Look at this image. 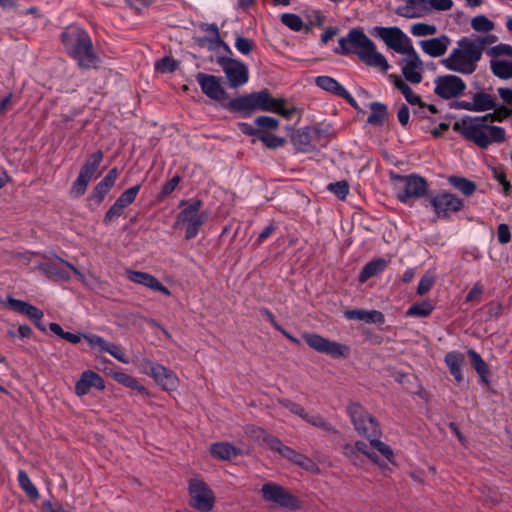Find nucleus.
I'll return each mask as SVG.
<instances>
[{
	"instance_id": "f257e3e1",
	"label": "nucleus",
	"mask_w": 512,
	"mask_h": 512,
	"mask_svg": "<svg viewBox=\"0 0 512 512\" xmlns=\"http://www.w3.org/2000/svg\"><path fill=\"white\" fill-rule=\"evenodd\" d=\"M494 41L495 37L492 35L478 36L474 39L463 37L457 42V46L451 50L449 55L441 60V64L447 70L470 75L476 71L483 50Z\"/></svg>"
},
{
	"instance_id": "f03ea898",
	"label": "nucleus",
	"mask_w": 512,
	"mask_h": 512,
	"mask_svg": "<svg viewBox=\"0 0 512 512\" xmlns=\"http://www.w3.org/2000/svg\"><path fill=\"white\" fill-rule=\"evenodd\" d=\"M339 47L335 53L341 55L355 54L369 67L378 68L386 73L390 65L385 56L377 51L375 43L360 28L351 29L345 37L338 40Z\"/></svg>"
},
{
	"instance_id": "7ed1b4c3",
	"label": "nucleus",
	"mask_w": 512,
	"mask_h": 512,
	"mask_svg": "<svg viewBox=\"0 0 512 512\" xmlns=\"http://www.w3.org/2000/svg\"><path fill=\"white\" fill-rule=\"evenodd\" d=\"M61 42L66 53L81 69H96L100 58L96 54L90 35L81 27L70 25L61 32Z\"/></svg>"
},
{
	"instance_id": "20e7f679",
	"label": "nucleus",
	"mask_w": 512,
	"mask_h": 512,
	"mask_svg": "<svg viewBox=\"0 0 512 512\" xmlns=\"http://www.w3.org/2000/svg\"><path fill=\"white\" fill-rule=\"evenodd\" d=\"M228 109L233 112H246L250 114L254 110L268 111L281 115L285 119H291L296 108L286 106L283 98H274L267 89L253 92L232 99L228 103Z\"/></svg>"
},
{
	"instance_id": "39448f33",
	"label": "nucleus",
	"mask_w": 512,
	"mask_h": 512,
	"mask_svg": "<svg viewBox=\"0 0 512 512\" xmlns=\"http://www.w3.org/2000/svg\"><path fill=\"white\" fill-rule=\"evenodd\" d=\"M453 130L482 149H486L493 143H502L506 140L504 128L488 125L483 117L466 118L461 122H455Z\"/></svg>"
},
{
	"instance_id": "423d86ee",
	"label": "nucleus",
	"mask_w": 512,
	"mask_h": 512,
	"mask_svg": "<svg viewBox=\"0 0 512 512\" xmlns=\"http://www.w3.org/2000/svg\"><path fill=\"white\" fill-rule=\"evenodd\" d=\"M347 410L356 431L369 439L370 445L391 462L393 451L378 439L381 431L376 419L359 403H351Z\"/></svg>"
},
{
	"instance_id": "0eeeda50",
	"label": "nucleus",
	"mask_w": 512,
	"mask_h": 512,
	"mask_svg": "<svg viewBox=\"0 0 512 512\" xmlns=\"http://www.w3.org/2000/svg\"><path fill=\"white\" fill-rule=\"evenodd\" d=\"M260 492L263 500L274 506L287 510H298L301 508L300 500L289 490L277 483L268 482L264 484Z\"/></svg>"
},
{
	"instance_id": "6e6552de",
	"label": "nucleus",
	"mask_w": 512,
	"mask_h": 512,
	"mask_svg": "<svg viewBox=\"0 0 512 512\" xmlns=\"http://www.w3.org/2000/svg\"><path fill=\"white\" fill-rule=\"evenodd\" d=\"M140 370L150 375L155 382L165 391H175L179 386L178 376L162 364L143 359L140 363Z\"/></svg>"
},
{
	"instance_id": "1a4fd4ad",
	"label": "nucleus",
	"mask_w": 512,
	"mask_h": 512,
	"mask_svg": "<svg viewBox=\"0 0 512 512\" xmlns=\"http://www.w3.org/2000/svg\"><path fill=\"white\" fill-rule=\"evenodd\" d=\"M188 491L190 496V506L200 512H209L215 504L214 492L209 486L199 478L189 480Z\"/></svg>"
},
{
	"instance_id": "9d476101",
	"label": "nucleus",
	"mask_w": 512,
	"mask_h": 512,
	"mask_svg": "<svg viewBox=\"0 0 512 512\" xmlns=\"http://www.w3.org/2000/svg\"><path fill=\"white\" fill-rule=\"evenodd\" d=\"M430 207L439 219H449L463 208V200L449 192H439L428 199Z\"/></svg>"
},
{
	"instance_id": "9b49d317",
	"label": "nucleus",
	"mask_w": 512,
	"mask_h": 512,
	"mask_svg": "<svg viewBox=\"0 0 512 512\" xmlns=\"http://www.w3.org/2000/svg\"><path fill=\"white\" fill-rule=\"evenodd\" d=\"M372 34L382 39L388 48L397 53L403 54L413 48L411 40L399 27L376 26Z\"/></svg>"
},
{
	"instance_id": "f8f14e48",
	"label": "nucleus",
	"mask_w": 512,
	"mask_h": 512,
	"mask_svg": "<svg viewBox=\"0 0 512 512\" xmlns=\"http://www.w3.org/2000/svg\"><path fill=\"white\" fill-rule=\"evenodd\" d=\"M393 179L401 183V190L397 193V199L402 203L408 204L410 199L422 198L427 193V182L424 178L418 175H396Z\"/></svg>"
},
{
	"instance_id": "ddd939ff",
	"label": "nucleus",
	"mask_w": 512,
	"mask_h": 512,
	"mask_svg": "<svg viewBox=\"0 0 512 512\" xmlns=\"http://www.w3.org/2000/svg\"><path fill=\"white\" fill-rule=\"evenodd\" d=\"M200 208L201 202L196 200L190 203L178 215L177 223L186 225V239H192L196 237L199 232V228L207 220V213L200 212Z\"/></svg>"
},
{
	"instance_id": "4468645a",
	"label": "nucleus",
	"mask_w": 512,
	"mask_h": 512,
	"mask_svg": "<svg viewBox=\"0 0 512 512\" xmlns=\"http://www.w3.org/2000/svg\"><path fill=\"white\" fill-rule=\"evenodd\" d=\"M217 63L222 68L231 88H238L248 82L249 71L243 62L229 57H218Z\"/></svg>"
},
{
	"instance_id": "2eb2a0df",
	"label": "nucleus",
	"mask_w": 512,
	"mask_h": 512,
	"mask_svg": "<svg viewBox=\"0 0 512 512\" xmlns=\"http://www.w3.org/2000/svg\"><path fill=\"white\" fill-rule=\"evenodd\" d=\"M62 266L69 268L79 280L84 281V275L75 266L59 257H54L41 262L38 265V269L50 279L62 281L69 280L70 275Z\"/></svg>"
},
{
	"instance_id": "dca6fc26",
	"label": "nucleus",
	"mask_w": 512,
	"mask_h": 512,
	"mask_svg": "<svg viewBox=\"0 0 512 512\" xmlns=\"http://www.w3.org/2000/svg\"><path fill=\"white\" fill-rule=\"evenodd\" d=\"M303 338L307 345L320 353H325L333 358L346 357L349 348L338 342L330 341L327 338L315 333H306Z\"/></svg>"
},
{
	"instance_id": "f3484780",
	"label": "nucleus",
	"mask_w": 512,
	"mask_h": 512,
	"mask_svg": "<svg viewBox=\"0 0 512 512\" xmlns=\"http://www.w3.org/2000/svg\"><path fill=\"white\" fill-rule=\"evenodd\" d=\"M434 84L435 94L446 100L461 96L466 89V83L459 76L452 74L438 76Z\"/></svg>"
},
{
	"instance_id": "a211bd4d",
	"label": "nucleus",
	"mask_w": 512,
	"mask_h": 512,
	"mask_svg": "<svg viewBox=\"0 0 512 512\" xmlns=\"http://www.w3.org/2000/svg\"><path fill=\"white\" fill-rule=\"evenodd\" d=\"M405 56L399 62L404 78L412 84H419L422 81L423 62L416 50L411 48L403 53Z\"/></svg>"
},
{
	"instance_id": "6ab92c4d",
	"label": "nucleus",
	"mask_w": 512,
	"mask_h": 512,
	"mask_svg": "<svg viewBox=\"0 0 512 512\" xmlns=\"http://www.w3.org/2000/svg\"><path fill=\"white\" fill-rule=\"evenodd\" d=\"M196 80L202 92L210 99L223 101L227 98V93L221 85V78L210 74L198 73Z\"/></svg>"
},
{
	"instance_id": "aec40b11",
	"label": "nucleus",
	"mask_w": 512,
	"mask_h": 512,
	"mask_svg": "<svg viewBox=\"0 0 512 512\" xmlns=\"http://www.w3.org/2000/svg\"><path fill=\"white\" fill-rule=\"evenodd\" d=\"M395 13L407 19L429 16L428 0H405L402 5L397 7Z\"/></svg>"
},
{
	"instance_id": "412c9836",
	"label": "nucleus",
	"mask_w": 512,
	"mask_h": 512,
	"mask_svg": "<svg viewBox=\"0 0 512 512\" xmlns=\"http://www.w3.org/2000/svg\"><path fill=\"white\" fill-rule=\"evenodd\" d=\"M91 388L104 390L105 383L98 373L92 370H85L75 384V393L81 397L88 394Z\"/></svg>"
},
{
	"instance_id": "4be33fe9",
	"label": "nucleus",
	"mask_w": 512,
	"mask_h": 512,
	"mask_svg": "<svg viewBox=\"0 0 512 512\" xmlns=\"http://www.w3.org/2000/svg\"><path fill=\"white\" fill-rule=\"evenodd\" d=\"M316 85L330 92L338 97L345 99L350 105L357 108L356 100L351 96V94L334 78L330 76H318L315 79Z\"/></svg>"
},
{
	"instance_id": "5701e85b",
	"label": "nucleus",
	"mask_w": 512,
	"mask_h": 512,
	"mask_svg": "<svg viewBox=\"0 0 512 512\" xmlns=\"http://www.w3.org/2000/svg\"><path fill=\"white\" fill-rule=\"evenodd\" d=\"M127 277L130 281L141 284L153 291L161 292L166 296H170V290L165 287L155 276L141 271H127Z\"/></svg>"
},
{
	"instance_id": "b1692460",
	"label": "nucleus",
	"mask_w": 512,
	"mask_h": 512,
	"mask_svg": "<svg viewBox=\"0 0 512 512\" xmlns=\"http://www.w3.org/2000/svg\"><path fill=\"white\" fill-rule=\"evenodd\" d=\"M127 277L130 281L141 284L153 291L161 292L166 296H170V290L165 287L155 276L141 271H127Z\"/></svg>"
},
{
	"instance_id": "393cba45",
	"label": "nucleus",
	"mask_w": 512,
	"mask_h": 512,
	"mask_svg": "<svg viewBox=\"0 0 512 512\" xmlns=\"http://www.w3.org/2000/svg\"><path fill=\"white\" fill-rule=\"evenodd\" d=\"M451 44V39L447 35L422 40L419 45L422 51L433 58L442 57L448 50Z\"/></svg>"
},
{
	"instance_id": "a878e982",
	"label": "nucleus",
	"mask_w": 512,
	"mask_h": 512,
	"mask_svg": "<svg viewBox=\"0 0 512 512\" xmlns=\"http://www.w3.org/2000/svg\"><path fill=\"white\" fill-rule=\"evenodd\" d=\"M119 176V172L117 168H112L106 176L94 187L91 193V200H93L96 204H101L115 185V182Z\"/></svg>"
},
{
	"instance_id": "bb28decb",
	"label": "nucleus",
	"mask_w": 512,
	"mask_h": 512,
	"mask_svg": "<svg viewBox=\"0 0 512 512\" xmlns=\"http://www.w3.org/2000/svg\"><path fill=\"white\" fill-rule=\"evenodd\" d=\"M7 305L12 310L27 316L32 321L42 320L44 316L42 310L23 300H18L10 297L7 299Z\"/></svg>"
},
{
	"instance_id": "cd10ccee",
	"label": "nucleus",
	"mask_w": 512,
	"mask_h": 512,
	"mask_svg": "<svg viewBox=\"0 0 512 512\" xmlns=\"http://www.w3.org/2000/svg\"><path fill=\"white\" fill-rule=\"evenodd\" d=\"M444 362L454 380L461 383L463 381L462 366L465 362L464 354L459 351H450L445 355Z\"/></svg>"
},
{
	"instance_id": "c85d7f7f",
	"label": "nucleus",
	"mask_w": 512,
	"mask_h": 512,
	"mask_svg": "<svg viewBox=\"0 0 512 512\" xmlns=\"http://www.w3.org/2000/svg\"><path fill=\"white\" fill-rule=\"evenodd\" d=\"M344 316L350 320H360L366 323L384 324L385 322L384 314L377 310L352 309L345 311Z\"/></svg>"
},
{
	"instance_id": "c756f323",
	"label": "nucleus",
	"mask_w": 512,
	"mask_h": 512,
	"mask_svg": "<svg viewBox=\"0 0 512 512\" xmlns=\"http://www.w3.org/2000/svg\"><path fill=\"white\" fill-rule=\"evenodd\" d=\"M271 441V450L278 452L288 460L300 466H304L305 462L308 461V459L303 454L298 453L294 449L284 445L279 438L272 439Z\"/></svg>"
},
{
	"instance_id": "7c9ffc66",
	"label": "nucleus",
	"mask_w": 512,
	"mask_h": 512,
	"mask_svg": "<svg viewBox=\"0 0 512 512\" xmlns=\"http://www.w3.org/2000/svg\"><path fill=\"white\" fill-rule=\"evenodd\" d=\"M467 355L469 357L471 366L475 369L481 382L488 384L490 374L488 364L483 360L481 355L473 349H469L467 351Z\"/></svg>"
},
{
	"instance_id": "2f4dec72",
	"label": "nucleus",
	"mask_w": 512,
	"mask_h": 512,
	"mask_svg": "<svg viewBox=\"0 0 512 512\" xmlns=\"http://www.w3.org/2000/svg\"><path fill=\"white\" fill-rule=\"evenodd\" d=\"M210 452L215 458L220 460H232L240 454V450L228 442L212 444Z\"/></svg>"
},
{
	"instance_id": "473e14b6",
	"label": "nucleus",
	"mask_w": 512,
	"mask_h": 512,
	"mask_svg": "<svg viewBox=\"0 0 512 512\" xmlns=\"http://www.w3.org/2000/svg\"><path fill=\"white\" fill-rule=\"evenodd\" d=\"M112 378L123 386L136 390L138 393L149 396V391L133 376L124 372H114Z\"/></svg>"
},
{
	"instance_id": "72a5a7b5",
	"label": "nucleus",
	"mask_w": 512,
	"mask_h": 512,
	"mask_svg": "<svg viewBox=\"0 0 512 512\" xmlns=\"http://www.w3.org/2000/svg\"><path fill=\"white\" fill-rule=\"evenodd\" d=\"M388 261L382 258L374 259L370 262H368L362 269L360 275H359V281L361 283L366 282L368 279H370L373 276L378 275L384 269L387 267Z\"/></svg>"
},
{
	"instance_id": "f704fd0d",
	"label": "nucleus",
	"mask_w": 512,
	"mask_h": 512,
	"mask_svg": "<svg viewBox=\"0 0 512 512\" xmlns=\"http://www.w3.org/2000/svg\"><path fill=\"white\" fill-rule=\"evenodd\" d=\"M103 158V152L101 150H97L88 157L85 164L81 167L79 174L92 180L101 162L103 161Z\"/></svg>"
},
{
	"instance_id": "c9c22d12",
	"label": "nucleus",
	"mask_w": 512,
	"mask_h": 512,
	"mask_svg": "<svg viewBox=\"0 0 512 512\" xmlns=\"http://www.w3.org/2000/svg\"><path fill=\"white\" fill-rule=\"evenodd\" d=\"M490 68L492 73L500 79L512 78V57L509 59H491Z\"/></svg>"
},
{
	"instance_id": "e433bc0d",
	"label": "nucleus",
	"mask_w": 512,
	"mask_h": 512,
	"mask_svg": "<svg viewBox=\"0 0 512 512\" xmlns=\"http://www.w3.org/2000/svg\"><path fill=\"white\" fill-rule=\"evenodd\" d=\"M389 77L393 81L395 87L401 91L408 103L411 105H422L420 96L415 94L404 80H402L398 75L394 74H391Z\"/></svg>"
},
{
	"instance_id": "4c0bfd02",
	"label": "nucleus",
	"mask_w": 512,
	"mask_h": 512,
	"mask_svg": "<svg viewBox=\"0 0 512 512\" xmlns=\"http://www.w3.org/2000/svg\"><path fill=\"white\" fill-rule=\"evenodd\" d=\"M474 112H484L496 107V98L485 92L475 93L472 97Z\"/></svg>"
},
{
	"instance_id": "58836bf2",
	"label": "nucleus",
	"mask_w": 512,
	"mask_h": 512,
	"mask_svg": "<svg viewBox=\"0 0 512 512\" xmlns=\"http://www.w3.org/2000/svg\"><path fill=\"white\" fill-rule=\"evenodd\" d=\"M245 433L248 437L258 441L260 444L266 445L269 449H271L272 439H277V437L269 434L267 431L262 429L261 427L255 425H248L245 428Z\"/></svg>"
},
{
	"instance_id": "ea45409f",
	"label": "nucleus",
	"mask_w": 512,
	"mask_h": 512,
	"mask_svg": "<svg viewBox=\"0 0 512 512\" xmlns=\"http://www.w3.org/2000/svg\"><path fill=\"white\" fill-rule=\"evenodd\" d=\"M371 113L367 122L371 125H382L387 118V107L380 102H373L370 105Z\"/></svg>"
},
{
	"instance_id": "a19ab883",
	"label": "nucleus",
	"mask_w": 512,
	"mask_h": 512,
	"mask_svg": "<svg viewBox=\"0 0 512 512\" xmlns=\"http://www.w3.org/2000/svg\"><path fill=\"white\" fill-rule=\"evenodd\" d=\"M18 484L20 488L26 493V495L36 500L39 498V492L38 489L35 487V485L31 482L28 474L24 470L18 471L17 476Z\"/></svg>"
},
{
	"instance_id": "79ce46f5",
	"label": "nucleus",
	"mask_w": 512,
	"mask_h": 512,
	"mask_svg": "<svg viewBox=\"0 0 512 512\" xmlns=\"http://www.w3.org/2000/svg\"><path fill=\"white\" fill-rule=\"evenodd\" d=\"M449 183L466 196H471L476 190L475 183L464 177L451 176Z\"/></svg>"
},
{
	"instance_id": "37998d69",
	"label": "nucleus",
	"mask_w": 512,
	"mask_h": 512,
	"mask_svg": "<svg viewBox=\"0 0 512 512\" xmlns=\"http://www.w3.org/2000/svg\"><path fill=\"white\" fill-rule=\"evenodd\" d=\"M433 311V306L428 301L413 304L406 312L407 316L427 317Z\"/></svg>"
},
{
	"instance_id": "c03bdc74",
	"label": "nucleus",
	"mask_w": 512,
	"mask_h": 512,
	"mask_svg": "<svg viewBox=\"0 0 512 512\" xmlns=\"http://www.w3.org/2000/svg\"><path fill=\"white\" fill-rule=\"evenodd\" d=\"M303 420L324 431L336 432L334 427L329 422H327L324 417H322L319 414L310 415L309 413L306 412V414L303 415Z\"/></svg>"
},
{
	"instance_id": "a18cd8bd",
	"label": "nucleus",
	"mask_w": 512,
	"mask_h": 512,
	"mask_svg": "<svg viewBox=\"0 0 512 512\" xmlns=\"http://www.w3.org/2000/svg\"><path fill=\"white\" fill-rule=\"evenodd\" d=\"M258 139L261 142H263V144L267 148H272V149L282 147L286 143V140L283 137L276 136L274 134H271L269 132H264V131L260 132Z\"/></svg>"
},
{
	"instance_id": "49530a36",
	"label": "nucleus",
	"mask_w": 512,
	"mask_h": 512,
	"mask_svg": "<svg viewBox=\"0 0 512 512\" xmlns=\"http://www.w3.org/2000/svg\"><path fill=\"white\" fill-rule=\"evenodd\" d=\"M493 178L502 186V192L505 196L512 194V185L507 179L506 172L502 168L492 169Z\"/></svg>"
},
{
	"instance_id": "de8ad7c7",
	"label": "nucleus",
	"mask_w": 512,
	"mask_h": 512,
	"mask_svg": "<svg viewBox=\"0 0 512 512\" xmlns=\"http://www.w3.org/2000/svg\"><path fill=\"white\" fill-rule=\"evenodd\" d=\"M281 22L292 31L298 32L303 28V21L300 16L294 13H284L281 15Z\"/></svg>"
},
{
	"instance_id": "09e8293b",
	"label": "nucleus",
	"mask_w": 512,
	"mask_h": 512,
	"mask_svg": "<svg viewBox=\"0 0 512 512\" xmlns=\"http://www.w3.org/2000/svg\"><path fill=\"white\" fill-rule=\"evenodd\" d=\"M255 124L257 129L261 131L268 132L276 130L279 127V121L270 116H258L255 118Z\"/></svg>"
},
{
	"instance_id": "8fccbe9b",
	"label": "nucleus",
	"mask_w": 512,
	"mask_h": 512,
	"mask_svg": "<svg viewBox=\"0 0 512 512\" xmlns=\"http://www.w3.org/2000/svg\"><path fill=\"white\" fill-rule=\"evenodd\" d=\"M471 27L478 32H490L494 29V23L489 20L486 16H476L471 21Z\"/></svg>"
},
{
	"instance_id": "3c124183",
	"label": "nucleus",
	"mask_w": 512,
	"mask_h": 512,
	"mask_svg": "<svg viewBox=\"0 0 512 512\" xmlns=\"http://www.w3.org/2000/svg\"><path fill=\"white\" fill-rule=\"evenodd\" d=\"M140 185H135L133 187H130L129 189L125 190L118 198L117 202L120 203L121 206H124V208H127L129 205H131L139 191H140Z\"/></svg>"
},
{
	"instance_id": "603ef678",
	"label": "nucleus",
	"mask_w": 512,
	"mask_h": 512,
	"mask_svg": "<svg viewBox=\"0 0 512 512\" xmlns=\"http://www.w3.org/2000/svg\"><path fill=\"white\" fill-rule=\"evenodd\" d=\"M436 32L437 28L433 24L415 23L411 26V33L416 37L431 36Z\"/></svg>"
},
{
	"instance_id": "864d4df0",
	"label": "nucleus",
	"mask_w": 512,
	"mask_h": 512,
	"mask_svg": "<svg viewBox=\"0 0 512 512\" xmlns=\"http://www.w3.org/2000/svg\"><path fill=\"white\" fill-rule=\"evenodd\" d=\"M90 181V179L79 174L70 189V195L73 198H78L82 196L86 192L87 186Z\"/></svg>"
},
{
	"instance_id": "5fc2aeb1",
	"label": "nucleus",
	"mask_w": 512,
	"mask_h": 512,
	"mask_svg": "<svg viewBox=\"0 0 512 512\" xmlns=\"http://www.w3.org/2000/svg\"><path fill=\"white\" fill-rule=\"evenodd\" d=\"M327 189L335 194L340 200H344L349 193V184L347 181H338L330 183Z\"/></svg>"
},
{
	"instance_id": "6e6d98bb",
	"label": "nucleus",
	"mask_w": 512,
	"mask_h": 512,
	"mask_svg": "<svg viewBox=\"0 0 512 512\" xmlns=\"http://www.w3.org/2000/svg\"><path fill=\"white\" fill-rule=\"evenodd\" d=\"M255 47L256 44L253 40L242 36L236 37L235 48L243 55H248L254 50Z\"/></svg>"
},
{
	"instance_id": "4d7b16f0",
	"label": "nucleus",
	"mask_w": 512,
	"mask_h": 512,
	"mask_svg": "<svg viewBox=\"0 0 512 512\" xmlns=\"http://www.w3.org/2000/svg\"><path fill=\"white\" fill-rule=\"evenodd\" d=\"M493 110L494 111L492 113L482 116L483 119H485L486 121H490V122L502 121L503 119L507 118L511 113V110L509 108H507L506 106H500V107L496 106Z\"/></svg>"
},
{
	"instance_id": "13d9d810",
	"label": "nucleus",
	"mask_w": 512,
	"mask_h": 512,
	"mask_svg": "<svg viewBox=\"0 0 512 512\" xmlns=\"http://www.w3.org/2000/svg\"><path fill=\"white\" fill-rule=\"evenodd\" d=\"M125 209L126 208H124V206H121L120 203L115 201L114 204L106 212L103 222L105 224H110V223L114 222L116 219H118L124 213Z\"/></svg>"
},
{
	"instance_id": "bf43d9fd",
	"label": "nucleus",
	"mask_w": 512,
	"mask_h": 512,
	"mask_svg": "<svg viewBox=\"0 0 512 512\" xmlns=\"http://www.w3.org/2000/svg\"><path fill=\"white\" fill-rule=\"evenodd\" d=\"M125 209L126 208H124V206H121L120 203L115 201L114 204L106 212L103 222L105 224H110V223L114 222L116 219H118L124 213Z\"/></svg>"
},
{
	"instance_id": "052dcab7",
	"label": "nucleus",
	"mask_w": 512,
	"mask_h": 512,
	"mask_svg": "<svg viewBox=\"0 0 512 512\" xmlns=\"http://www.w3.org/2000/svg\"><path fill=\"white\" fill-rule=\"evenodd\" d=\"M261 314L274 326L275 329L280 331L286 338L289 340L298 343V340L290 335L286 330H284L279 323L276 321L275 316L271 313L267 308H262L260 310Z\"/></svg>"
},
{
	"instance_id": "680f3d73",
	"label": "nucleus",
	"mask_w": 512,
	"mask_h": 512,
	"mask_svg": "<svg viewBox=\"0 0 512 512\" xmlns=\"http://www.w3.org/2000/svg\"><path fill=\"white\" fill-rule=\"evenodd\" d=\"M430 15L434 12L449 11L453 7V0H428Z\"/></svg>"
},
{
	"instance_id": "e2e57ef3",
	"label": "nucleus",
	"mask_w": 512,
	"mask_h": 512,
	"mask_svg": "<svg viewBox=\"0 0 512 512\" xmlns=\"http://www.w3.org/2000/svg\"><path fill=\"white\" fill-rule=\"evenodd\" d=\"M105 352L109 353L111 356H113L118 361H120L124 364L129 363V358L126 356L123 349L115 343L109 342L106 347Z\"/></svg>"
},
{
	"instance_id": "0e129e2a",
	"label": "nucleus",
	"mask_w": 512,
	"mask_h": 512,
	"mask_svg": "<svg viewBox=\"0 0 512 512\" xmlns=\"http://www.w3.org/2000/svg\"><path fill=\"white\" fill-rule=\"evenodd\" d=\"M490 55L493 59H502L501 57L507 56L512 58V46L509 44H498L491 48Z\"/></svg>"
},
{
	"instance_id": "69168bd1",
	"label": "nucleus",
	"mask_w": 512,
	"mask_h": 512,
	"mask_svg": "<svg viewBox=\"0 0 512 512\" xmlns=\"http://www.w3.org/2000/svg\"><path fill=\"white\" fill-rule=\"evenodd\" d=\"M83 338L88 342L92 348H98L100 351L105 352L108 341L95 334H84Z\"/></svg>"
},
{
	"instance_id": "338daca9",
	"label": "nucleus",
	"mask_w": 512,
	"mask_h": 512,
	"mask_svg": "<svg viewBox=\"0 0 512 512\" xmlns=\"http://www.w3.org/2000/svg\"><path fill=\"white\" fill-rule=\"evenodd\" d=\"M155 68L160 73H169L177 69V62L169 57H165L158 61Z\"/></svg>"
},
{
	"instance_id": "774afa93",
	"label": "nucleus",
	"mask_w": 512,
	"mask_h": 512,
	"mask_svg": "<svg viewBox=\"0 0 512 512\" xmlns=\"http://www.w3.org/2000/svg\"><path fill=\"white\" fill-rule=\"evenodd\" d=\"M434 282H435V279L432 275H428V274L424 275L419 281V284L417 287V293L420 296L425 295L432 288V286L434 285Z\"/></svg>"
}]
</instances>
